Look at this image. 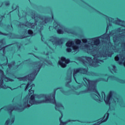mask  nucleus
Instances as JSON below:
<instances>
[{
    "mask_svg": "<svg viewBox=\"0 0 125 125\" xmlns=\"http://www.w3.org/2000/svg\"><path fill=\"white\" fill-rule=\"evenodd\" d=\"M58 89H61V92L64 95H71V91H74V89L72 90H69L67 91H65L63 89V88L62 87H58L56 88H55L53 90V92L52 93V95L51 94H50L49 96L51 95V98L52 97L51 100L50 101V103L51 104H54L55 105V110L56 111H58L59 112H61L60 108H64V106H63V104L60 103H56V100L55 99V96L56 95V91L58 90Z\"/></svg>",
    "mask_w": 125,
    "mask_h": 125,
    "instance_id": "nucleus-3",
    "label": "nucleus"
},
{
    "mask_svg": "<svg viewBox=\"0 0 125 125\" xmlns=\"http://www.w3.org/2000/svg\"><path fill=\"white\" fill-rule=\"evenodd\" d=\"M87 51L90 52V53H91L92 54H93V53H94V52H96V51H97V50L98 49V48H97V47H90V46H89V48H88L87 49Z\"/></svg>",
    "mask_w": 125,
    "mask_h": 125,
    "instance_id": "nucleus-23",
    "label": "nucleus"
},
{
    "mask_svg": "<svg viewBox=\"0 0 125 125\" xmlns=\"http://www.w3.org/2000/svg\"><path fill=\"white\" fill-rule=\"evenodd\" d=\"M30 85H31V82H28L27 83L26 85H27V86H30Z\"/></svg>",
    "mask_w": 125,
    "mask_h": 125,
    "instance_id": "nucleus-62",
    "label": "nucleus"
},
{
    "mask_svg": "<svg viewBox=\"0 0 125 125\" xmlns=\"http://www.w3.org/2000/svg\"><path fill=\"white\" fill-rule=\"evenodd\" d=\"M85 59L88 61V62H89V63H90V62H92V58L91 57H87V56H85Z\"/></svg>",
    "mask_w": 125,
    "mask_h": 125,
    "instance_id": "nucleus-42",
    "label": "nucleus"
},
{
    "mask_svg": "<svg viewBox=\"0 0 125 125\" xmlns=\"http://www.w3.org/2000/svg\"><path fill=\"white\" fill-rule=\"evenodd\" d=\"M37 25H38V23H36V22H31V25H30V27L31 28H32V29H35V27Z\"/></svg>",
    "mask_w": 125,
    "mask_h": 125,
    "instance_id": "nucleus-44",
    "label": "nucleus"
},
{
    "mask_svg": "<svg viewBox=\"0 0 125 125\" xmlns=\"http://www.w3.org/2000/svg\"><path fill=\"white\" fill-rule=\"evenodd\" d=\"M117 23L118 25H120V26H122V27H125V21H122L121 19H118L117 21Z\"/></svg>",
    "mask_w": 125,
    "mask_h": 125,
    "instance_id": "nucleus-31",
    "label": "nucleus"
},
{
    "mask_svg": "<svg viewBox=\"0 0 125 125\" xmlns=\"http://www.w3.org/2000/svg\"><path fill=\"white\" fill-rule=\"evenodd\" d=\"M100 38L102 39L103 40H107V42H110V37L108 34H103L100 37H95L94 38L90 39V41H91L92 42L94 43V45H96V46H98L99 44H100Z\"/></svg>",
    "mask_w": 125,
    "mask_h": 125,
    "instance_id": "nucleus-8",
    "label": "nucleus"
},
{
    "mask_svg": "<svg viewBox=\"0 0 125 125\" xmlns=\"http://www.w3.org/2000/svg\"><path fill=\"white\" fill-rule=\"evenodd\" d=\"M21 34L22 35H20L18 34H16V39H19L20 40H23V39H26V38H29L30 36L28 35V30L27 29H24L22 31Z\"/></svg>",
    "mask_w": 125,
    "mask_h": 125,
    "instance_id": "nucleus-13",
    "label": "nucleus"
},
{
    "mask_svg": "<svg viewBox=\"0 0 125 125\" xmlns=\"http://www.w3.org/2000/svg\"><path fill=\"white\" fill-rule=\"evenodd\" d=\"M17 47L18 48V50H19V49H20L21 48V47H22V44L19 43V42H17Z\"/></svg>",
    "mask_w": 125,
    "mask_h": 125,
    "instance_id": "nucleus-48",
    "label": "nucleus"
},
{
    "mask_svg": "<svg viewBox=\"0 0 125 125\" xmlns=\"http://www.w3.org/2000/svg\"><path fill=\"white\" fill-rule=\"evenodd\" d=\"M106 97V95H105V92H104V91L102 92V98H103V97Z\"/></svg>",
    "mask_w": 125,
    "mask_h": 125,
    "instance_id": "nucleus-55",
    "label": "nucleus"
},
{
    "mask_svg": "<svg viewBox=\"0 0 125 125\" xmlns=\"http://www.w3.org/2000/svg\"><path fill=\"white\" fill-rule=\"evenodd\" d=\"M51 12L52 14V17H46L45 16H42L41 14H36L35 12H32L31 13V18L34 20V23H36V24H38L39 19L41 20H42V21H40L41 25H46L47 23H49V22H51V21H53V19H54L52 10H51Z\"/></svg>",
    "mask_w": 125,
    "mask_h": 125,
    "instance_id": "nucleus-4",
    "label": "nucleus"
},
{
    "mask_svg": "<svg viewBox=\"0 0 125 125\" xmlns=\"http://www.w3.org/2000/svg\"><path fill=\"white\" fill-rule=\"evenodd\" d=\"M103 42L105 43V48L103 49L101 51H100L99 54L101 57H107V55L110 53V49H113V50H115L116 47V46L113 45L110 41L108 42L107 41H103Z\"/></svg>",
    "mask_w": 125,
    "mask_h": 125,
    "instance_id": "nucleus-6",
    "label": "nucleus"
},
{
    "mask_svg": "<svg viewBox=\"0 0 125 125\" xmlns=\"http://www.w3.org/2000/svg\"><path fill=\"white\" fill-rule=\"evenodd\" d=\"M70 83H71V82H67L65 83V86H66L67 87H70Z\"/></svg>",
    "mask_w": 125,
    "mask_h": 125,
    "instance_id": "nucleus-53",
    "label": "nucleus"
},
{
    "mask_svg": "<svg viewBox=\"0 0 125 125\" xmlns=\"http://www.w3.org/2000/svg\"><path fill=\"white\" fill-rule=\"evenodd\" d=\"M64 32H67L68 34H72L73 35H77V32L74 31L73 29L67 28H64Z\"/></svg>",
    "mask_w": 125,
    "mask_h": 125,
    "instance_id": "nucleus-24",
    "label": "nucleus"
},
{
    "mask_svg": "<svg viewBox=\"0 0 125 125\" xmlns=\"http://www.w3.org/2000/svg\"><path fill=\"white\" fill-rule=\"evenodd\" d=\"M27 34L28 36H29V37H32L33 36V35H34V32L33 31V30L29 29L28 30H27Z\"/></svg>",
    "mask_w": 125,
    "mask_h": 125,
    "instance_id": "nucleus-41",
    "label": "nucleus"
},
{
    "mask_svg": "<svg viewBox=\"0 0 125 125\" xmlns=\"http://www.w3.org/2000/svg\"><path fill=\"white\" fill-rule=\"evenodd\" d=\"M71 61L69 59H67L64 57H62L60 60L58 62V64L61 66L62 68H66L67 64H69Z\"/></svg>",
    "mask_w": 125,
    "mask_h": 125,
    "instance_id": "nucleus-12",
    "label": "nucleus"
},
{
    "mask_svg": "<svg viewBox=\"0 0 125 125\" xmlns=\"http://www.w3.org/2000/svg\"><path fill=\"white\" fill-rule=\"evenodd\" d=\"M125 57L123 54H120L115 57V60L116 62H118L119 65H122L123 62L125 61Z\"/></svg>",
    "mask_w": 125,
    "mask_h": 125,
    "instance_id": "nucleus-15",
    "label": "nucleus"
},
{
    "mask_svg": "<svg viewBox=\"0 0 125 125\" xmlns=\"http://www.w3.org/2000/svg\"><path fill=\"white\" fill-rule=\"evenodd\" d=\"M100 62H103V61L99 59H94V60L92 61V63L94 64L95 63H100Z\"/></svg>",
    "mask_w": 125,
    "mask_h": 125,
    "instance_id": "nucleus-35",
    "label": "nucleus"
},
{
    "mask_svg": "<svg viewBox=\"0 0 125 125\" xmlns=\"http://www.w3.org/2000/svg\"><path fill=\"white\" fill-rule=\"evenodd\" d=\"M109 78H110L112 81H116L117 83H125V80L121 79L116 76H110Z\"/></svg>",
    "mask_w": 125,
    "mask_h": 125,
    "instance_id": "nucleus-21",
    "label": "nucleus"
},
{
    "mask_svg": "<svg viewBox=\"0 0 125 125\" xmlns=\"http://www.w3.org/2000/svg\"><path fill=\"white\" fill-rule=\"evenodd\" d=\"M87 76H91V77H98V73L93 71H88Z\"/></svg>",
    "mask_w": 125,
    "mask_h": 125,
    "instance_id": "nucleus-30",
    "label": "nucleus"
},
{
    "mask_svg": "<svg viewBox=\"0 0 125 125\" xmlns=\"http://www.w3.org/2000/svg\"><path fill=\"white\" fill-rule=\"evenodd\" d=\"M24 62H31V59L25 60L24 61H23L20 64V66H23V65H24Z\"/></svg>",
    "mask_w": 125,
    "mask_h": 125,
    "instance_id": "nucleus-43",
    "label": "nucleus"
},
{
    "mask_svg": "<svg viewBox=\"0 0 125 125\" xmlns=\"http://www.w3.org/2000/svg\"><path fill=\"white\" fill-rule=\"evenodd\" d=\"M121 48H122V51H125V41H123L121 43Z\"/></svg>",
    "mask_w": 125,
    "mask_h": 125,
    "instance_id": "nucleus-40",
    "label": "nucleus"
},
{
    "mask_svg": "<svg viewBox=\"0 0 125 125\" xmlns=\"http://www.w3.org/2000/svg\"><path fill=\"white\" fill-rule=\"evenodd\" d=\"M10 123V120H9V119H8L6 121V122H5V125H9V123Z\"/></svg>",
    "mask_w": 125,
    "mask_h": 125,
    "instance_id": "nucleus-52",
    "label": "nucleus"
},
{
    "mask_svg": "<svg viewBox=\"0 0 125 125\" xmlns=\"http://www.w3.org/2000/svg\"><path fill=\"white\" fill-rule=\"evenodd\" d=\"M125 35L124 33L115 35L113 36V41L114 43H117L121 41V39H125Z\"/></svg>",
    "mask_w": 125,
    "mask_h": 125,
    "instance_id": "nucleus-14",
    "label": "nucleus"
},
{
    "mask_svg": "<svg viewBox=\"0 0 125 125\" xmlns=\"http://www.w3.org/2000/svg\"><path fill=\"white\" fill-rule=\"evenodd\" d=\"M34 93V90H32V89L28 90V95L30 96L32 95V94Z\"/></svg>",
    "mask_w": 125,
    "mask_h": 125,
    "instance_id": "nucleus-49",
    "label": "nucleus"
},
{
    "mask_svg": "<svg viewBox=\"0 0 125 125\" xmlns=\"http://www.w3.org/2000/svg\"><path fill=\"white\" fill-rule=\"evenodd\" d=\"M83 81L88 86L87 89L83 91H80V92L73 91L74 94H75V95H80L81 94L87 93L88 91H93V92H95V93L91 94V97H92L93 100H95L96 102H101V100L100 99H101V95H100V94L96 88V84H97V83H99V82H105L107 83L108 82V79H106L103 78H100L95 80H90L89 79L84 78Z\"/></svg>",
    "mask_w": 125,
    "mask_h": 125,
    "instance_id": "nucleus-1",
    "label": "nucleus"
},
{
    "mask_svg": "<svg viewBox=\"0 0 125 125\" xmlns=\"http://www.w3.org/2000/svg\"><path fill=\"white\" fill-rule=\"evenodd\" d=\"M46 101H37L36 100V97L34 94L30 96L29 102V107L33 106V105H38L39 104H42L44 102H46Z\"/></svg>",
    "mask_w": 125,
    "mask_h": 125,
    "instance_id": "nucleus-10",
    "label": "nucleus"
},
{
    "mask_svg": "<svg viewBox=\"0 0 125 125\" xmlns=\"http://www.w3.org/2000/svg\"><path fill=\"white\" fill-rule=\"evenodd\" d=\"M11 23L13 25H15V26H16V27H18V28L20 29H23V22H21L16 20H14L12 21Z\"/></svg>",
    "mask_w": 125,
    "mask_h": 125,
    "instance_id": "nucleus-19",
    "label": "nucleus"
},
{
    "mask_svg": "<svg viewBox=\"0 0 125 125\" xmlns=\"http://www.w3.org/2000/svg\"><path fill=\"white\" fill-rule=\"evenodd\" d=\"M31 25L32 22H28L27 20V18H25L24 22H22V29L24 27H31Z\"/></svg>",
    "mask_w": 125,
    "mask_h": 125,
    "instance_id": "nucleus-25",
    "label": "nucleus"
},
{
    "mask_svg": "<svg viewBox=\"0 0 125 125\" xmlns=\"http://www.w3.org/2000/svg\"><path fill=\"white\" fill-rule=\"evenodd\" d=\"M0 88H2L3 87V78L1 77V75H0Z\"/></svg>",
    "mask_w": 125,
    "mask_h": 125,
    "instance_id": "nucleus-36",
    "label": "nucleus"
},
{
    "mask_svg": "<svg viewBox=\"0 0 125 125\" xmlns=\"http://www.w3.org/2000/svg\"><path fill=\"white\" fill-rule=\"evenodd\" d=\"M55 29H57V33L59 35H62L64 34V26L63 25L61 24L60 23L58 22L57 23V26H56L55 27Z\"/></svg>",
    "mask_w": 125,
    "mask_h": 125,
    "instance_id": "nucleus-17",
    "label": "nucleus"
},
{
    "mask_svg": "<svg viewBox=\"0 0 125 125\" xmlns=\"http://www.w3.org/2000/svg\"><path fill=\"white\" fill-rule=\"evenodd\" d=\"M37 58H38L39 60H42V59L44 62H46V63H47V64H49V65H52L53 64L51 61H50V60L47 61V60L45 58H42V57H37Z\"/></svg>",
    "mask_w": 125,
    "mask_h": 125,
    "instance_id": "nucleus-32",
    "label": "nucleus"
},
{
    "mask_svg": "<svg viewBox=\"0 0 125 125\" xmlns=\"http://www.w3.org/2000/svg\"><path fill=\"white\" fill-rule=\"evenodd\" d=\"M82 42L81 39H76L74 41L72 40L68 41L65 44L66 46V52H72V50H74L75 52H78L80 51V48L83 47V48H89V45L87 44V39L84 38L82 39Z\"/></svg>",
    "mask_w": 125,
    "mask_h": 125,
    "instance_id": "nucleus-2",
    "label": "nucleus"
},
{
    "mask_svg": "<svg viewBox=\"0 0 125 125\" xmlns=\"http://www.w3.org/2000/svg\"><path fill=\"white\" fill-rule=\"evenodd\" d=\"M0 76L2 77V78H3V80H4L5 82H14V80L6 77V76L4 75V72L1 69H0Z\"/></svg>",
    "mask_w": 125,
    "mask_h": 125,
    "instance_id": "nucleus-18",
    "label": "nucleus"
},
{
    "mask_svg": "<svg viewBox=\"0 0 125 125\" xmlns=\"http://www.w3.org/2000/svg\"><path fill=\"white\" fill-rule=\"evenodd\" d=\"M108 30H109V23H107L106 28V33L108 32Z\"/></svg>",
    "mask_w": 125,
    "mask_h": 125,
    "instance_id": "nucleus-58",
    "label": "nucleus"
},
{
    "mask_svg": "<svg viewBox=\"0 0 125 125\" xmlns=\"http://www.w3.org/2000/svg\"><path fill=\"white\" fill-rule=\"evenodd\" d=\"M42 30H43V27H40V28L39 29V32H42Z\"/></svg>",
    "mask_w": 125,
    "mask_h": 125,
    "instance_id": "nucleus-63",
    "label": "nucleus"
},
{
    "mask_svg": "<svg viewBox=\"0 0 125 125\" xmlns=\"http://www.w3.org/2000/svg\"><path fill=\"white\" fill-rule=\"evenodd\" d=\"M112 71H113V72H114V73H116L117 69V66H116V65H112Z\"/></svg>",
    "mask_w": 125,
    "mask_h": 125,
    "instance_id": "nucleus-46",
    "label": "nucleus"
},
{
    "mask_svg": "<svg viewBox=\"0 0 125 125\" xmlns=\"http://www.w3.org/2000/svg\"><path fill=\"white\" fill-rule=\"evenodd\" d=\"M77 60H78V61L82 62L83 64H86V63H87V62L85 61V57L84 56L79 57L78 58Z\"/></svg>",
    "mask_w": 125,
    "mask_h": 125,
    "instance_id": "nucleus-27",
    "label": "nucleus"
},
{
    "mask_svg": "<svg viewBox=\"0 0 125 125\" xmlns=\"http://www.w3.org/2000/svg\"><path fill=\"white\" fill-rule=\"evenodd\" d=\"M50 42H52L53 45H56V46H62L63 45V43H64V42H65L64 38H59L56 36H51L50 37Z\"/></svg>",
    "mask_w": 125,
    "mask_h": 125,
    "instance_id": "nucleus-7",
    "label": "nucleus"
},
{
    "mask_svg": "<svg viewBox=\"0 0 125 125\" xmlns=\"http://www.w3.org/2000/svg\"><path fill=\"white\" fill-rule=\"evenodd\" d=\"M3 3H5V5L6 6H9L10 5V3L9 2V1H5L4 2H2L1 4L0 5V7H1L2 5H3Z\"/></svg>",
    "mask_w": 125,
    "mask_h": 125,
    "instance_id": "nucleus-38",
    "label": "nucleus"
},
{
    "mask_svg": "<svg viewBox=\"0 0 125 125\" xmlns=\"http://www.w3.org/2000/svg\"><path fill=\"white\" fill-rule=\"evenodd\" d=\"M80 70H81L80 68L74 69L73 70V76L77 75L78 73H81Z\"/></svg>",
    "mask_w": 125,
    "mask_h": 125,
    "instance_id": "nucleus-37",
    "label": "nucleus"
},
{
    "mask_svg": "<svg viewBox=\"0 0 125 125\" xmlns=\"http://www.w3.org/2000/svg\"><path fill=\"white\" fill-rule=\"evenodd\" d=\"M60 111H59V112L61 113L62 116L60 118V120H59L60 122V125H67L68 123H71V122H72V120L71 119H69L66 121L65 122H63L62 121V118H63V113H62V111H61V110H60Z\"/></svg>",
    "mask_w": 125,
    "mask_h": 125,
    "instance_id": "nucleus-20",
    "label": "nucleus"
},
{
    "mask_svg": "<svg viewBox=\"0 0 125 125\" xmlns=\"http://www.w3.org/2000/svg\"><path fill=\"white\" fill-rule=\"evenodd\" d=\"M29 87H30V86H27V85L25 86V87H24V90H25V91H27V90H28V89H29Z\"/></svg>",
    "mask_w": 125,
    "mask_h": 125,
    "instance_id": "nucleus-56",
    "label": "nucleus"
},
{
    "mask_svg": "<svg viewBox=\"0 0 125 125\" xmlns=\"http://www.w3.org/2000/svg\"><path fill=\"white\" fill-rule=\"evenodd\" d=\"M35 96L36 98L38 99H41V98H45V100H40L39 101H46L43 103H50V101L51 100V95L48 96L45 94H33Z\"/></svg>",
    "mask_w": 125,
    "mask_h": 125,
    "instance_id": "nucleus-11",
    "label": "nucleus"
},
{
    "mask_svg": "<svg viewBox=\"0 0 125 125\" xmlns=\"http://www.w3.org/2000/svg\"><path fill=\"white\" fill-rule=\"evenodd\" d=\"M112 98L111 97H109V96H107L106 97V98L104 99V102L106 104V105H111V99H112Z\"/></svg>",
    "mask_w": 125,
    "mask_h": 125,
    "instance_id": "nucleus-28",
    "label": "nucleus"
},
{
    "mask_svg": "<svg viewBox=\"0 0 125 125\" xmlns=\"http://www.w3.org/2000/svg\"><path fill=\"white\" fill-rule=\"evenodd\" d=\"M114 91H109V94L107 95V96H109L111 98H113V95L114 94Z\"/></svg>",
    "mask_w": 125,
    "mask_h": 125,
    "instance_id": "nucleus-45",
    "label": "nucleus"
},
{
    "mask_svg": "<svg viewBox=\"0 0 125 125\" xmlns=\"http://www.w3.org/2000/svg\"><path fill=\"white\" fill-rule=\"evenodd\" d=\"M2 34L3 35V36H7L8 37V38H9L10 39H16V34L11 32H9V33H2Z\"/></svg>",
    "mask_w": 125,
    "mask_h": 125,
    "instance_id": "nucleus-22",
    "label": "nucleus"
},
{
    "mask_svg": "<svg viewBox=\"0 0 125 125\" xmlns=\"http://www.w3.org/2000/svg\"><path fill=\"white\" fill-rule=\"evenodd\" d=\"M14 122H15V118L13 117L11 121V125H12V124H14Z\"/></svg>",
    "mask_w": 125,
    "mask_h": 125,
    "instance_id": "nucleus-54",
    "label": "nucleus"
},
{
    "mask_svg": "<svg viewBox=\"0 0 125 125\" xmlns=\"http://www.w3.org/2000/svg\"><path fill=\"white\" fill-rule=\"evenodd\" d=\"M88 72V70L84 68H80V73L83 74L84 75H87Z\"/></svg>",
    "mask_w": 125,
    "mask_h": 125,
    "instance_id": "nucleus-33",
    "label": "nucleus"
},
{
    "mask_svg": "<svg viewBox=\"0 0 125 125\" xmlns=\"http://www.w3.org/2000/svg\"><path fill=\"white\" fill-rule=\"evenodd\" d=\"M117 32L120 33L121 32H123V31H125V29H122L121 28H118L117 29Z\"/></svg>",
    "mask_w": 125,
    "mask_h": 125,
    "instance_id": "nucleus-51",
    "label": "nucleus"
},
{
    "mask_svg": "<svg viewBox=\"0 0 125 125\" xmlns=\"http://www.w3.org/2000/svg\"><path fill=\"white\" fill-rule=\"evenodd\" d=\"M30 86L31 87L30 89H32L33 88V87H34V86H35V84H32L30 85Z\"/></svg>",
    "mask_w": 125,
    "mask_h": 125,
    "instance_id": "nucleus-61",
    "label": "nucleus"
},
{
    "mask_svg": "<svg viewBox=\"0 0 125 125\" xmlns=\"http://www.w3.org/2000/svg\"><path fill=\"white\" fill-rule=\"evenodd\" d=\"M80 0L81 1H82V2H83V3H85V4L87 5L88 6H89V7H90L91 8H92V9L93 10H94V11H95L96 12H97L98 13H99V14H100L101 15H104V16H105L106 20H108V21L109 22V23H108V25L109 26H112V22H113V20H114V19H113V18L109 17H108V16H106V15H105L103 14L100 11L97 10V9L94 8V7H93L92 6H91L90 5L88 4V3H86V2L84 1L83 0Z\"/></svg>",
    "mask_w": 125,
    "mask_h": 125,
    "instance_id": "nucleus-9",
    "label": "nucleus"
},
{
    "mask_svg": "<svg viewBox=\"0 0 125 125\" xmlns=\"http://www.w3.org/2000/svg\"><path fill=\"white\" fill-rule=\"evenodd\" d=\"M42 66H43V63H41L40 64H38L37 66H36V68L38 69L39 71H41V69L42 67Z\"/></svg>",
    "mask_w": 125,
    "mask_h": 125,
    "instance_id": "nucleus-39",
    "label": "nucleus"
},
{
    "mask_svg": "<svg viewBox=\"0 0 125 125\" xmlns=\"http://www.w3.org/2000/svg\"><path fill=\"white\" fill-rule=\"evenodd\" d=\"M41 61H38V62H35V65H39L41 63Z\"/></svg>",
    "mask_w": 125,
    "mask_h": 125,
    "instance_id": "nucleus-60",
    "label": "nucleus"
},
{
    "mask_svg": "<svg viewBox=\"0 0 125 125\" xmlns=\"http://www.w3.org/2000/svg\"><path fill=\"white\" fill-rule=\"evenodd\" d=\"M121 107H123L124 108H125V103L123 102L121 103Z\"/></svg>",
    "mask_w": 125,
    "mask_h": 125,
    "instance_id": "nucleus-59",
    "label": "nucleus"
},
{
    "mask_svg": "<svg viewBox=\"0 0 125 125\" xmlns=\"http://www.w3.org/2000/svg\"><path fill=\"white\" fill-rule=\"evenodd\" d=\"M13 29V26H12V23H11L10 24H7L5 30L6 32H8V33H9V32H11V31H12V29Z\"/></svg>",
    "mask_w": 125,
    "mask_h": 125,
    "instance_id": "nucleus-29",
    "label": "nucleus"
},
{
    "mask_svg": "<svg viewBox=\"0 0 125 125\" xmlns=\"http://www.w3.org/2000/svg\"><path fill=\"white\" fill-rule=\"evenodd\" d=\"M23 107L20 108L17 105L13 106L12 104H9L8 106H4L2 108H6V110L8 112L9 115H12V112L14 110H18L19 112H23L26 108H30L29 107V101L28 100H26L23 102Z\"/></svg>",
    "mask_w": 125,
    "mask_h": 125,
    "instance_id": "nucleus-5",
    "label": "nucleus"
},
{
    "mask_svg": "<svg viewBox=\"0 0 125 125\" xmlns=\"http://www.w3.org/2000/svg\"><path fill=\"white\" fill-rule=\"evenodd\" d=\"M39 72H40V70L36 67L34 71H33L31 74L27 75L31 82H33V81H34V79H35V78H36V76L39 74Z\"/></svg>",
    "mask_w": 125,
    "mask_h": 125,
    "instance_id": "nucleus-16",
    "label": "nucleus"
},
{
    "mask_svg": "<svg viewBox=\"0 0 125 125\" xmlns=\"http://www.w3.org/2000/svg\"><path fill=\"white\" fill-rule=\"evenodd\" d=\"M18 80H19L20 82H21L22 81H23V82H26V81L28 80L29 81H30V78H29V76L28 75H26L23 77H18Z\"/></svg>",
    "mask_w": 125,
    "mask_h": 125,
    "instance_id": "nucleus-26",
    "label": "nucleus"
},
{
    "mask_svg": "<svg viewBox=\"0 0 125 125\" xmlns=\"http://www.w3.org/2000/svg\"><path fill=\"white\" fill-rule=\"evenodd\" d=\"M18 106H19V107H21V108H23V105H22V104H18Z\"/></svg>",
    "mask_w": 125,
    "mask_h": 125,
    "instance_id": "nucleus-64",
    "label": "nucleus"
},
{
    "mask_svg": "<svg viewBox=\"0 0 125 125\" xmlns=\"http://www.w3.org/2000/svg\"><path fill=\"white\" fill-rule=\"evenodd\" d=\"M12 8L13 10H18L19 12V6L17 5L16 7L12 6Z\"/></svg>",
    "mask_w": 125,
    "mask_h": 125,
    "instance_id": "nucleus-47",
    "label": "nucleus"
},
{
    "mask_svg": "<svg viewBox=\"0 0 125 125\" xmlns=\"http://www.w3.org/2000/svg\"><path fill=\"white\" fill-rule=\"evenodd\" d=\"M67 81H69L70 83L72 82V76H67Z\"/></svg>",
    "mask_w": 125,
    "mask_h": 125,
    "instance_id": "nucleus-50",
    "label": "nucleus"
},
{
    "mask_svg": "<svg viewBox=\"0 0 125 125\" xmlns=\"http://www.w3.org/2000/svg\"><path fill=\"white\" fill-rule=\"evenodd\" d=\"M4 15H3V16H0V21H2V20H3V18H4Z\"/></svg>",
    "mask_w": 125,
    "mask_h": 125,
    "instance_id": "nucleus-57",
    "label": "nucleus"
},
{
    "mask_svg": "<svg viewBox=\"0 0 125 125\" xmlns=\"http://www.w3.org/2000/svg\"><path fill=\"white\" fill-rule=\"evenodd\" d=\"M15 64H16L15 61H13L10 63H8V67L9 69H11L13 66H15Z\"/></svg>",
    "mask_w": 125,
    "mask_h": 125,
    "instance_id": "nucleus-34",
    "label": "nucleus"
}]
</instances>
